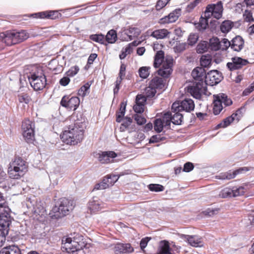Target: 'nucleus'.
I'll list each match as a JSON object with an SVG mask.
<instances>
[{"mask_svg":"<svg viewBox=\"0 0 254 254\" xmlns=\"http://www.w3.org/2000/svg\"><path fill=\"white\" fill-rule=\"evenodd\" d=\"M86 127V123L84 119L81 121L77 119L75 121L73 125H70L67 130L63 131L60 135L61 138L66 144L77 145L82 141Z\"/></svg>","mask_w":254,"mask_h":254,"instance_id":"f257e3e1","label":"nucleus"},{"mask_svg":"<svg viewBox=\"0 0 254 254\" xmlns=\"http://www.w3.org/2000/svg\"><path fill=\"white\" fill-rule=\"evenodd\" d=\"M26 72L27 77L33 89L36 91L42 90L47 84V80L43 67L37 65H30Z\"/></svg>","mask_w":254,"mask_h":254,"instance_id":"f03ea898","label":"nucleus"},{"mask_svg":"<svg viewBox=\"0 0 254 254\" xmlns=\"http://www.w3.org/2000/svg\"><path fill=\"white\" fill-rule=\"evenodd\" d=\"M205 69L199 67H195L191 72V76L193 78L197 81L194 82L192 85L188 86V91L196 99H199L201 97V94H205L207 91V87L204 81L203 76Z\"/></svg>","mask_w":254,"mask_h":254,"instance_id":"7ed1b4c3","label":"nucleus"},{"mask_svg":"<svg viewBox=\"0 0 254 254\" xmlns=\"http://www.w3.org/2000/svg\"><path fill=\"white\" fill-rule=\"evenodd\" d=\"M88 249L84 242H78L75 239L72 240L70 237H63L62 239L61 250L63 252L72 254H85Z\"/></svg>","mask_w":254,"mask_h":254,"instance_id":"20e7f679","label":"nucleus"},{"mask_svg":"<svg viewBox=\"0 0 254 254\" xmlns=\"http://www.w3.org/2000/svg\"><path fill=\"white\" fill-rule=\"evenodd\" d=\"M72 202L64 197L59 199L49 213L52 219H59L68 214L69 210L72 209Z\"/></svg>","mask_w":254,"mask_h":254,"instance_id":"39448f33","label":"nucleus"},{"mask_svg":"<svg viewBox=\"0 0 254 254\" xmlns=\"http://www.w3.org/2000/svg\"><path fill=\"white\" fill-rule=\"evenodd\" d=\"M27 171L25 161L20 157H15L14 160L9 164L8 174L10 178L18 179Z\"/></svg>","mask_w":254,"mask_h":254,"instance_id":"423d86ee","label":"nucleus"},{"mask_svg":"<svg viewBox=\"0 0 254 254\" xmlns=\"http://www.w3.org/2000/svg\"><path fill=\"white\" fill-rule=\"evenodd\" d=\"M213 113L214 115H219L223 109L222 104H224L225 107H228L233 104V101L228 95L223 93L214 94L213 95Z\"/></svg>","mask_w":254,"mask_h":254,"instance_id":"0eeeda50","label":"nucleus"},{"mask_svg":"<svg viewBox=\"0 0 254 254\" xmlns=\"http://www.w3.org/2000/svg\"><path fill=\"white\" fill-rule=\"evenodd\" d=\"M223 79V76L221 72L218 70H211L206 73L205 70L203 76V81L205 85L213 86L219 83Z\"/></svg>","mask_w":254,"mask_h":254,"instance_id":"6e6552de","label":"nucleus"},{"mask_svg":"<svg viewBox=\"0 0 254 254\" xmlns=\"http://www.w3.org/2000/svg\"><path fill=\"white\" fill-rule=\"evenodd\" d=\"M0 215V238L5 240V237L8 235L9 226L13 220L10 215V212H6Z\"/></svg>","mask_w":254,"mask_h":254,"instance_id":"1a4fd4ad","label":"nucleus"},{"mask_svg":"<svg viewBox=\"0 0 254 254\" xmlns=\"http://www.w3.org/2000/svg\"><path fill=\"white\" fill-rule=\"evenodd\" d=\"M35 125L29 120L24 122L22 125V135L27 143H32L35 138Z\"/></svg>","mask_w":254,"mask_h":254,"instance_id":"9d476101","label":"nucleus"},{"mask_svg":"<svg viewBox=\"0 0 254 254\" xmlns=\"http://www.w3.org/2000/svg\"><path fill=\"white\" fill-rule=\"evenodd\" d=\"M24 16L32 17L36 19H56L62 17V14L57 10H49L36 13L29 15H25Z\"/></svg>","mask_w":254,"mask_h":254,"instance_id":"9b49d317","label":"nucleus"},{"mask_svg":"<svg viewBox=\"0 0 254 254\" xmlns=\"http://www.w3.org/2000/svg\"><path fill=\"white\" fill-rule=\"evenodd\" d=\"M80 102V99L77 96L69 98V96L64 95L62 97L60 104L70 110L75 111L79 107Z\"/></svg>","mask_w":254,"mask_h":254,"instance_id":"f8f14e48","label":"nucleus"},{"mask_svg":"<svg viewBox=\"0 0 254 254\" xmlns=\"http://www.w3.org/2000/svg\"><path fill=\"white\" fill-rule=\"evenodd\" d=\"M245 189L243 187H233L232 188H225L220 193L222 198L236 197L245 194Z\"/></svg>","mask_w":254,"mask_h":254,"instance_id":"ddd939ff","label":"nucleus"},{"mask_svg":"<svg viewBox=\"0 0 254 254\" xmlns=\"http://www.w3.org/2000/svg\"><path fill=\"white\" fill-rule=\"evenodd\" d=\"M223 11V3L218 1L216 3L208 4L205 8L204 13H210L214 15V17L217 20L220 19Z\"/></svg>","mask_w":254,"mask_h":254,"instance_id":"4468645a","label":"nucleus"},{"mask_svg":"<svg viewBox=\"0 0 254 254\" xmlns=\"http://www.w3.org/2000/svg\"><path fill=\"white\" fill-rule=\"evenodd\" d=\"M232 62H228L226 64L227 68L231 71L240 69L243 66L249 64L247 59H243L241 57H234L231 58Z\"/></svg>","mask_w":254,"mask_h":254,"instance_id":"2eb2a0df","label":"nucleus"},{"mask_svg":"<svg viewBox=\"0 0 254 254\" xmlns=\"http://www.w3.org/2000/svg\"><path fill=\"white\" fill-rule=\"evenodd\" d=\"M173 59L172 58L170 61H167L166 63L164 64L157 71V74L163 78H169L173 72Z\"/></svg>","mask_w":254,"mask_h":254,"instance_id":"dca6fc26","label":"nucleus"},{"mask_svg":"<svg viewBox=\"0 0 254 254\" xmlns=\"http://www.w3.org/2000/svg\"><path fill=\"white\" fill-rule=\"evenodd\" d=\"M96 157L98 161L102 164L110 163L113 159L115 158L117 155L115 151H102L96 154Z\"/></svg>","mask_w":254,"mask_h":254,"instance_id":"f3484780","label":"nucleus"},{"mask_svg":"<svg viewBox=\"0 0 254 254\" xmlns=\"http://www.w3.org/2000/svg\"><path fill=\"white\" fill-rule=\"evenodd\" d=\"M0 42L5 44L6 46H10L15 45L14 33L13 30H7L0 33Z\"/></svg>","mask_w":254,"mask_h":254,"instance_id":"a211bd4d","label":"nucleus"},{"mask_svg":"<svg viewBox=\"0 0 254 254\" xmlns=\"http://www.w3.org/2000/svg\"><path fill=\"white\" fill-rule=\"evenodd\" d=\"M133 251L134 249L129 243H118L114 247L115 254H129Z\"/></svg>","mask_w":254,"mask_h":254,"instance_id":"6ab92c4d","label":"nucleus"},{"mask_svg":"<svg viewBox=\"0 0 254 254\" xmlns=\"http://www.w3.org/2000/svg\"><path fill=\"white\" fill-rule=\"evenodd\" d=\"M166 85L165 81L162 78L155 76L149 82V87L155 89H163Z\"/></svg>","mask_w":254,"mask_h":254,"instance_id":"aec40b11","label":"nucleus"},{"mask_svg":"<svg viewBox=\"0 0 254 254\" xmlns=\"http://www.w3.org/2000/svg\"><path fill=\"white\" fill-rule=\"evenodd\" d=\"M244 40L243 38L237 35L231 40V49L234 51L240 52L244 47Z\"/></svg>","mask_w":254,"mask_h":254,"instance_id":"412c9836","label":"nucleus"},{"mask_svg":"<svg viewBox=\"0 0 254 254\" xmlns=\"http://www.w3.org/2000/svg\"><path fill=\"white\" fill-rule=\"evenodd\" d=\"M180 238L186 240L188 243L192 247H199L202 246L201 242L195 236L179 234Z\"/></svg>","mask_w":254,"mask_h":254,"instance_id":"4be33fe9","label":"nucleus"},{"mask_svg":"<svg viewBox=\"0 0 254 254\" xmlns=\"http://www.w3.org/2000/svg\"><path fill=\"white\" fill-rule=\"evenodd\" d=\"M157 254H173L172 249L167 240L160 241L157 252Z\"/></svg>","mask_w":254,"mask_h":254,"instance_id":"5701e85b","label":"nucleus"},{"mask_svg":"<svg viewBox=\"0 0 254 254\" xmlns=\"http://www.w3.org/2000/svg\"><path fill=\"white\" fill-rule=\"evenodd\" d=\"M182 108L184 111L190 113L194 110L195 104L192 99L188 98H185L181 101Z\"/></svg>","mask_w":254,"mask_h":254,"instance_id":"b1692460","label":"nucleus"},{"mask_svg":"<svg viewBox=\"0 0 254 254\" xmlns=\"http://www.w3.org/2000/svg\"><path fill=\"white\" fill-rule=\"evenodd\" d=\"M0 254H22L19 248L15 245L6 246L0 251Z\"/></svg>","mask_w":254,"mask_h":254,"instance_id":"393cba45","label":"nucleus"},{"mask_svg":"<svg viewBox=\"0 0 254 254\" xmlns=\"http://www.w3.org/2000/svg\"><path fill=\"white\" fill-rule=\"evenodd\" d=\"M171 33L167 29L163 28L157 29L153 31L150 36L156 39H163L169 37V35Z\"/></svg>","mask_w":254,"mask_h":254,"instance_id":"a878e982","label":"nucleus"},{"mask_svg":"<svg viewBox=\"0 0 254 254\" xmlns=\"http://www.w3.org/2000/svg\"><path fill=\"white\" fill-rule=\"evenodd\" d=\"M101 202L97 196H93L88 202V208L91 212H95L100 210Z\"/></svg>","mask_w":254,"mask_h":254,"instance_id":"bb28decb","label":"nucleus"},{"mask_svg":"<svg viewBox=\"0 0 254 254\" xmlns=\"http://www.w3.org/2000/svg\"><path fill=\"white\" fill-rule=\"evenodd\" d=\"M13 31L16 44L21 43L29 38V34L25 30L17 31L14 30Z\"/></svg>","mask_w":254,"mask_h":254,"instance_id":"cd10ccee","label":"nucleus"},{"mask_svg":"<svg viewBox=\"0 0 254 254\" xmlns=\"http://www.w3.org/2000/svg\"><path fill=\"white\" fill-rule=\"evenodd\" d=\"M200 68H209L212 64V57L207 54L202 55L200 59Z\"/></svg>","mask_w":254,"mask_h":254,"instance_id":"c85d7f7f","label":"nucleus"},{"mask_svg":"<svg viewBox=\"0 0 254 254\" xmlns=\"http://www.w3.org/2000/svg\"><path fill=\"white\" fill-rule=\"evenodd\" d=\"M203 18V16L201 15L199 18V21H195L193 24L195 25L196 29L199 32H204L208 27L209 23L205 21Z\"/></svg>","mask_w":254,"mask_h":254,"instance_id":"c756f323","label":"nucleus"},{"mask_svg":"<svg viewBox=\"0 0 254 254\" xmlns=\"http://www.w3.org/2000/svg\"><path fill=\"white\" fill-rule=\"evenodd\" d=\"M234 27V22L230 20H225L220 26V30L223 33L227 34Z\"/></svg>","mask_w":254,"mask_h":254,"instance_id":"7c9ffc66","label":"nucleus"},{"mask_svg":"<svg viewBox=\"0 0 254 254\" xmlns=\"http://www.w3.org/2000/svg\"><path fill=\"white\" fill-rule=\"evenodd\" d=\"M221 42L219 39L216 36H213L209 41V47L211 51H218L221 49Z\"/></svg>","mask_w":254,"mask_h":254,"instance_id":"2f4dec72","label":"nucleus"},{"mask_svg":"<svg viewBox=\"0 0 254 254\" xmlns=\"http://www.w3.org/2000/svg\"><path fill=\"white\" fill-rule=\"evenodd\" d=\"M11 212V209L8 207L3 193L0 192V215Z\"/></svg>","mask_w":254,"mask_h":254,"instance_id":"473e14b6","label":"nucleus"},{"mask_svg":"<svg viewBox=\"0 0 254 254\" xmlns=\"http://www.w3.org/2000/svg\"><path fill=\"white\" fill-rule=\"evenodd\" d=\"M237 176L235 171L229 170L226 172H223L215 176V178L219 180H230Z\"/></svg>","mask_w":254,"mask_h":254,"instance_id":"72a5a7b5","label":"nucleus"},{"mask_svg":"<svg viewBox=\"0 0 254 254\" xmlns=\"http://www.w3.org/2000/svg\"><path fill=\"white\" fill-rule=\"evenodd\" d=\"M118 39L117 32L114 29L109 30L106 36V41L109 44L115 43Z\"/></svg>","mask_w":254,"mask_h":254,"instance_id":"f704fd0d","label":"nucleus"},{"mask_svg":"<svg viewBox=\"0 0 254 254\" xmlns=\"http://www.w3.org/2000/svg\"><path fill=\"white\" fill-rule=\"evenodd\" d=\"M164 127V121L160 118H157L154 121V129L157 133H161Z\"/></svg>","mask_w":254,"mask_h":254,"instance_id":"c9c22d12","label":"nucleus"},{"mask_svg":"<svg viewBox=\"0 0 254 254\" xmlns=\"http://www.w3.org/2000/svg\"><path fill=\"white\" fill-rule=\"evenodd\" d=\"M208 43L205 41H200L197 45L196 48V53L198 54H203L208 51Z\"/></svg>","mask_w":254,"mask_h":254,"instance_id":"e433bc0d","label":"nucleus"},{"mask_svg":"<svg viewBox=\"0 0 254 254\" xmlns=\"http://www.w3.org/2000/svg\"><path fill=\"white\" fill-rule=\"evenodd\" d=\"M181 15V9L180 8H176L172 12H170L168 15V17H169L171 22L172 23L176 22L179 16Z\"/></svg>","mask_w":254,"mask_h":254,"instance_id":"4c0bfd02","label":"nucleus"},{"mask_svg":"<svg viewBox=\"0 0 254 254\" xmlns=\"http://www.w3.org/2000/svg\"><path fill=\"white\" fill-rule=\"evenodd\" d=\"M89 39L95 42L99 43L101 44H105L104 39L105 36L102 33L94 34L89 35Z\"/></svg>","mask_w":254,"mask_h":254,"instance_id":"58836bf2","label":"nucleus"},{"mask_svg":"<svg viewBox=\"0 0 254 254\" xmlns=\"http://www.w3.org/2000/svg\"><path fill=\"white\" fill-rule=\"evenodd\" d=\"M122 121L123 122L120 127V130L121 131H125L131 125L132 123V119L131 118L127 116Z\"/></svg>","mask_w":254,"mask_h":254,"instance_id":"ea45409f","label":"nucleus"},{"mask_svg":"<svg viewBox=\"0 0 254 254\" xmlns=\"http://www.w3.org/2000/svg\"><path fill=\"white\" fill-rule=\"evenodd\" d=\"M52 64H57V66L54 67L50 66L49 68L54 72V74H58L62 72L64 69V67L62 65L59 64L58 62L56 60H51L49 64L51 65Z\"/></svg>","mask_w":254,"mask_h":254,"instance_id":"a19ab883","label":"nucleus"},{"mask_svg":"<svg viewBox=\"0 0 254 254\" xmlns=\"http://www.w3.org/2000/svg\"><path fill=\"white\" fill-rule=\"evenodd\" d=\"M183 115L181 113H174L172 123L175 125H181L183 123Z\"/></svg>","mask_w":254,"mask_h":254,"instance_id":"79ce46f5","label":"nucleus"},{"mask_svg":"<svg viewBox=\"0 0 254 254\" xmlns=\"http://www.w3.org/2000/svg\"><path fill=\"white\" fill-rule=\"evenodd\" d=\"M147 188L152 192H161L165 189L163 185L158 184H150L147 186Z\"/></svg>","mask_w":254,"mask_h":254,"instance_id":"37998d69","label":"nucleus"},{"mask_svg":"<svg viewBox=\"0 0 254 254\" xmlns=\"http://www.w3.org/2000/svg\"><path fill=\"white\" fill-rule=\"evenodd\" d=\"M150 67L149 66H142L138 69V74L140 78L142 79L147 78L149 75V71Z\"/></svg>","mask_w":254,"mask_h":254,"instance_id":"c03bdc74","label":"nucleus"},{"mask_svg":"<svg viewBox=\"0 0 254 254\" xmlns=\"http://www.w3.org/2000/svg\"><path fill=\"white\" fill-rule=\"evenodd\" d=\"M108 179H103L102 181L94 186L93 190H104L110 187L108 184Z\"/></svg>","mask_w":254,"mask_h":254,"instance_id":"a18cd8bd","label":"nucleus"},{"mask_svg":"<svg viewBox=\"0 0 254 254\" xmlns=\"http://www.w3.org/2000/svg\"><path fill=\"white\" fill-rule=\"evenodd\" d=\"M90 86L91 83H89V82L85 83L78 90V95L82 97H85L86 95V92L90 89Z\"/></svg>","mask_w":254,"mask_h":254,"instance_id":"49530a36","label":"nucleus"},{"mask_svg":"<svg viewBox=\"0 0 254 254\" xmlns=\"http://www.w3.org/2000/svg\"><path fill=\"white\" fill-rule=\"evenodd\" d=\"M163 134H156L152 135L149 139V143H155L160 142L166 140V137L162 136Z\"/></svg>","mask_w":254,"mask_h":254,"instance_id":"de8ad7c7","label":"nucleus"},{"mask_svg":"<svg viewBox=\"0 0 254 254\" xmlns=\"http://www.w3.org/2000/svg\"><path fill=\"white\" fill-rule=\"evenodd\" d=\"M124 175V174L118 175H108L104 179H108V184L110 186L113 185L119 179L121 176Z\"/></svg>","mask_w":254,"mask_h":254,"instance_id":"09e8293b","label":"nucleus"},{"mask_svg":"<svg viewBox=\"0 0 254 254\" xmlns=\"http://www.w3.org/2000/svg\"><path fill=\"white\" fill-rule=\"evenodd\" d=\"M18 101L21 103H25L28 104L31 98L27 93H20L17 95Z\"/></svg>","mask_w":254,"mask_h":254,"instance_id":"8fccbe9b","label":"nucleus"},{"mask_svg":"<svg viewBox=\"0 0 254 254\" xmlns=\"http://www.w3.org/2000/svg\"><path fill=\"white\" fill-rule=\"evenodd\" d=\"M219 210V208H208L206 209L205 210L203 211L202 212V214H203L204 215L207 217H212L213 215L217 214Z\"/></svg>","mask_w":254,"mask_h":254,"instance_id":"3c124183","label":"nucleus"},{"mask_svg":"<svg viewBox=\"0 0 254 254\" xmlns=\"http://www.w3.org/2000/svg\"><path fill=\"white\" fill-rule=\"evenodd\" d=\"M171 110L173 113H180V112L184 111L182 108L181 101L175 102L171 106Z\"/></svg>","mask_w":254,"mask_h":254,"instance_id":"603ef678","label":"nucleus"},{"mask_svg":"<svg viewBox=\"0 0 254 254\" xmlns=\"http://www.w3.org/2000/svg\"><path fill=\"white\" fill-rule=\"evenodd\" d=\"M146 101V97L142 94H138L136 96L135 104L136 105H139L141 104L142 105V107H144Z\"/></svg>","mask_w":254,"mask_h":254,"instance_id":"864d4df0","label":"nucleus"},{"mask_svg":"<svg viewBox=\"0 0 254 254\" xmlns=\"http://www.w3.org/2000/svg\"><path fill=\"white\" fill-rule=\"evenodd\" d=\"M79 70V68L77 65H74L70 68V69L65 73V75L68 76L69 78L74 76Z\"/></svg>","mask_w":254,"mask_h":254,"instance_id":"5fc2aeb1","label":"nucleus"},{"mask_svg":"<svg viewBox=\"0 0 254 254\" xmlns=\"http://www.w3.org/2000/svg\"><path fill=\"white\" fill-rule=\"evenodd\" d=\"M198 40V36L195 34L191 33L189 36L188 39V44L190 46L195 45Z\"/></svg>","mask_w":254,"mask_h":254,"instance_id":"6e6d98bb","label":"nucleus"},{"mask_svg":"<svg viewBox=\"0 0 254 254\" xmlns=\"http://www.w3.org/2000/svg\"><path fill=\"white\" fill-rule=\"evenodd\" d=\"M134 119L138 126H142L146 122V119L140 114H135Z\"/></svg>","mask_w":254,"mask_h":254,"instance_id":"4d7b16f0","label":"nucleus"},{"mask_svg":"<svg viewBox=\"0 0 254 254\" xmlns=\"http://www.w3.org/2000/svg\"><path fill=\"white\" fill-rule=\"evenodd\" d=\"M187 44L186 43H179L174 48L175 53H181L186 49Z\"/></svg>","mask_w":254,"mask_h":254,"instance_id":"13d9d810","label":"nucleus"},{"mask_svg":"<svg viewBox=\"0 0 254 254\" xmlns=\"http://www.w3.org/2000/svg\"><path fill=\"white\" fill-rule=\"evenodd\" d=\"M151 239V237H145L141 239L139 244V247L142 251H144L145 248L146 247L148 243Z\"/></svg>","mask_w":254,"mask_h":254,"instance_id":"bf43d9fd","label":"nucleus"},{"mask_svg":"<svg viewBox=\"0 0 254 254\" xmlns=\"http://www.w3.org/2000/svg\"><path fill=\"white\" fill-rule=\"evenodd\" d=\"M169 2L167 0H158L155 5L156 9L157 11L160 10L164 7Z\"/></svg>","mask_w":254,"mask_h":254,"instance_id":"052dcab7","label":"nucleus"},{"mask_svg":"<svg viewBox=\"0 0 254 254\" xmlns=\"http://www.w3.org/2000/svg\"><path fill=\"white\" fill-rule=\"evenodd\" d=\"M194 167V166L192 163L190 162H187L184 165L183 171L189 173L193 169Z\"/></svg>","mask_w":254,"mask_h":254,"instance_id":"680f3d73","label":"nucleus"},{"mask_svg":"<svg viewBox=\"0 0 254 254\" xmlns=\"http://www.w3.org/2000/svg\"><path fill=\"white\" fill-rule=\"evenodd\" d=\"M149 89H146L145 92V96L149 98H152L155 96L157 93V91L152 87H149Z\"/></svg>","mask_w":254,"mask_h":254,"instance_id":"e2e57ef3","label":"nucleus"},{"mask_svg":"<svg viewBox=\"0 0 254 254\" xmlns=\"http://www.w3.org/2000/svg\"><path fill=\"white\" fill-rule=\"evenodd\" d=\"M127 30L128 33L132 34L134 37H137L141 33L140 30L135 27H130Z\"/></svg>","mask_w":254,"mask_h":254,"instance_id":"0e129e2a","label":"nucleus"},{"mask_svg":"<svg viewBox=\"0 0 254 254\" xmlns=\"http://www.w3.org/2000/svg\"><path fill=\"white\" fill-rule=\"evenodd\" d=\"M245 20L247 22H252L254 21V18L253 17L252 13L251 11L248 10H245V13L244 14Z\"/></svg>","mask_w":254,"mask_h":254,"instance_id":"69168bd1","label":"nucleus"},{"mask_svg":"<svg viewBox=\"0 0 254 254\" xmlns=\"http://www.w3.org/2000/svg\"><path fill=\"white\" fill-rule=\"evenodd\" d=\"M70 81V78L66 75L64 74V76L60 80L59 83L61 86H67Z\"/></svg>","mask_w":254,"mask_h":254,"instance_id":"338daca9","label":"nucleus"},{"mask_svg":"<svg viewBox=\"0 0 254 254\" xmlns=\"http://www.w3.org/2000/svg\"><path fill=\"white\" fill-rule=\"evenodd\" d=\"M133 110L136 114H142L144 111V107H142V105L135 104L133 106Z\"/></svg>","mask_w":254,"mask_h":254,"instance_id":"774afa93","label":"nucleus"}]
</instances>
